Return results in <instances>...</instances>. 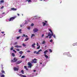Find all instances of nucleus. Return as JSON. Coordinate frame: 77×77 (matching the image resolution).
I'll return each mask as SVG.
<instances>
[{"instance_id": "cd10ccee", "label": "nucleus", "mask_w": 77, "mask_h": 77, "mask_svg": "<svg viewBox=\"0 0 77 77\" xmlns=\"http://www.w3.org/2000/svg\"><path fill=\"white\" fill-rule=\"evenodd\" d=\"M49 51H50V53H51L52 52V50L51 49H49Z\"/></svg>"}, {"instance_id": "e433bc0d", "label": "nucleus", "mask_w": 77, "mask_h": 77, "mask_svg": "<svg viewBox=\"0 0 77 77\" xmlns=\"http://www.w3.org/2000/svg\"><path fill=\"white\" fill-rule=\"evenodd\" d=\"M25 34H23V35H22V37H25Z\"/></svg>"}, {"instance_id": "4d7b16f0", "label": "nucleus", "mask_w": 77, "mask_h": 77, "mask_svg": "<svg viewBox=\"0 0 77 77\" xmlns=\"http://www.w3.org/2000/svg\"><path fill=\"white\" fill-rule=\"evenodd\" d=\"M45 23H47V21H45Z\"/></svg>"}, {"instance_id": "7ed1b4c3", "label": "nucleus", "mask_w": 77, "mask_h": 77, "mask_svg": "<svg viewBox=\"0 0 77 77\" xmlns=\"http://www.w3.org/2000/svg\"><path fill=\"white\" fill-rule=\"evenodd\" d=\"M37 60H38L37 59L34 58V59L32 60V62L33 63H37Z\"/></svg>"}, {"instance_id": "c756f323", "label": "nucleus", "mask_w": 77, "mask_h": 77, "mask_svg": "<svg viewBox=\"0 0 77 77\" xmlns=\"http://www.w3.org/2000/svg\"><path fill=\"white\" fill-rule=\"evenodd\" d=\"M40 51H42V49H40L38 51V52H40Z\"/></svg>"}, {"instance_id": "f704fd0d", "label": "nucleus", "mask_w": 77, "mask_h": 77, "mask_svg": "<svg viewBox=\"0 0 77 77\" xmlns=\"http://www.w3.org/2000/svg\"><path fill=\"white\" fill-rule=\"evenodd\" d=\"M16 50H17V51H20V49H16Z\"/></svg>"}, {"instance_id": "7c9ffc66", "label": "nucleus", "mask_w": 77, "mask_h": 77, "mask_svg": "<svg viewBox=\"0 0 77 77\" xmlns=\"http://www.w3.org/2000/svg\"><path fill=\"white\" fill-rule=\"evenodd\" d=\"M20 38V36L17 37V39H19Z\"/></svg>"}, {"instance_id": "a878e982", "label": "nucleus", "mask_w": 77, "mask_h": 77, "mask_svg": "<svg viewBox=\"0 0 77 77\" xmlns=\"http://www.w3.org/2000/svg\"><path fill=\"white\" fill-rule=\"evenodd\" d=\"M13 50H14V48H13V46H12L11 48V50L12 51Z\"/></svg>"}, {"instance_id": "4468645a", "label": "nucleus", "mask_w": 77, "mask_h": 77, "mask_svg": "<svg viewBox=\"0 0 77 77\" xmlns=\"http://www.w3.org/2000/svg\"><path fill=\"white\" fill-rule=\"evenodd\" d=\"M11 10H12L13 11H15L17 10V9L14 8H11Z\"/></svg>"}, {"instance_id": "c9c22d12", "label": "nucleus", "mask_w": 77, "mask_h": 77, "mask_svg": "<svg viewBox=\"0 0 77 77\" xmlns=\"http://www.w3.org/2000/svg\"><path fill=\"white\" fill-rule=\"evenodd\" d=\"M19 76H20V77H22L23 76V75H21V74H20L19 75Z\"/></svg>"}, {"instance_id": "052dcab7", "label": "nucleus", "mask_w": 77, "mask_h": 77, "mask_svg": "<svg viewBox=\"0 0 77 77\" xmlns=\"http://www.w3.org/2000/svg\"><path fill=\"white\" fill-rule=\"evenodd\" d=\"M33 72H36V70H34Z\"/></svg>"}, {"instance_id": "f8f14e48", "label": "nucleus", "mask_w": 77, "mask_h": 77, "mask_svg": "<svg viewBox=\"0 0 77 77\" xmlns=\"http://www.w3.org/2000/svg\"><path fill=\"white\" fill-rule=\"evenodd\" d=\"M44 56L46 58V59H48V56H47V55H46V54H44Z\"/></svg>"}, {"instance_id": "58836bf2", "label": "nucleus", "mask_w": 77, "mask_h": 77, "mask_svg": "<svg viewBox=\"0 0 77 77\" xmlns=\"http://www.w3.org/2000/svg\"><path fill=\"white\" fill-rule=\"evenodd\" d=\"M36 54H39V53L38 52H37L36 53Z\"/></svg>"}, {"instance_id": "aec40b11", "label": "nucleus", "mask_w": 77, "mask_h": 77, "mask_svg": "<svg viewBox=\"0 0 77 77\" xmlns=\"http://www.w3.org/2000/svg\"><path fill=\"white\" fill-rule=\"evenodd\" d=\"M33 36H35V34H32V35H31V38H32Z\"/></svg>"}, {"instance_id": "4c0bfd02", "label": "nucleus", "mask_w": 77, "mask_h": 77, "mask_svg": "<svg viewBox=\"0 0 77 77\" xmlns=\"http://www.w3.org/2000/svg\"><path fill=\"white\" fill-rule=\"evenodd\" d=\"M1 3H3V2H4V1H3V0H1Z\"/></svg>"}, {"instance_id": "a211bd4d", "label": "nucleus", "mask_w": 77, "mask_h": 77, "mask_svg": "<svg viewBox=\"0 0 77 77\" xmlns=\"http://www.w3.org/2000/svg\"><path fill=\"white\" fill-rule=\"evenodd\" d=\"M19 33H22V32H21V29H19Z\"/></svg>"}, {"instance_id": "20e7f679", "label": "nucleus", "mask_w": 77, "mask_h": 77, "mask_svg": "<svg viewBox=\"0 0 77 77\" xmlns=\"http://www.w3.org/2000/svg\"><path fill=\"white\" fill-rule=\"evenodd\" d=\"M33 31L34 33H35L36 32H38V31H39V30L37 28H35L33 29Z\"/></svg>"}, {"instance_id": "680f3d73", "label": "nucleus", "mask_w": 77, "mask_h": 77, "mask_svg": "<svg viewBox=\"0 0 77 77\" xmlns=\"http://www.w3.org/2000/svg\"><path fill=\"white\" fill-rule=\"evenodd\" d=\"M28 29H30V28L29 27H28Z\"/></svg>"}, {"instance_id": "2f4dec72", "label": "nucleus", "mask_w": 77, "mask_h": 77, "mask_svg": "<svg viewBox=\"0 0 77 77\" xmlns=\"http://www.w3.org/2000/svg\"><path fill=\"white\" fill-rule=\"evenodd\" d=\"M40 48V46H39L37 48V49H39Z\"/></svg>"}, {"instance_id": "f3484780", "label": "nucleus", "mask_w": 77, "mask_h": 77, "mask_svg": "<svg viewBox=\"0 0 77 77\" xmlns=\"http://www.w3.org/2000/svg\"><path fill=\"white\" fill-rule=\"evenodd\" d=\"M21 72L23 74H24V71L23 70H22L21 71Z\"/></svg>"}, {"instance_id": "5701e85b", "label": "nucleus", "mask_w": 77, "mask_h": 77, "mask_svg": "<svg viewBox=\"0 0 77 77\" xmlns=\"http://www.w3.org/2000/svg\"><path fill=\"white\" fill-rule=\"evenodd\" d=\"M42 23L43 24V26H45V25L46 24V23H44V22H43Z\"/></svg>"}, {"instance_id": "49530a36", "label": "nucleus", "mask_w": 77, "mask_h": 77, "mask_svg": "<svg viewBox=\"0 0 77 77\" xmlns=\"http://www.w3.org/2000/svg\"><path fill=\"white\" fill-rule=\"evenodd\" d=\"M25 24H27V21H26V22H25Z\"/></svg>"}, {"instance_id": "9d476101", "label": "nucleus", "mask_w": 77, "mask_h": 77, "mask_svg": "<svg viewBox=\"0 0 77 77\" xmlns=\"http://www.w3.org/2000/svg\"><path fill=\"white\" fill-rule=\"evenodd\" d=\"M35 45H36L35 43H34L33 44H32V47L33 48H35Z\"/></svg>"}, {"instance_id": "6e6552de", "label": "nucleus", "mask_w": 77, "mask_h": 77, "mask_svg": "<svg viewBox=\"0 0 77 77\" xmlns=\"http://www.w3.org/2000/svg\"><path fill=\"white\" fill-rule=\"evenodd\" d=\"M22 62V61L20 60V61H18L17 62H16V64L17 65L18 64H20V63H21Z\"/></svg>"}, {"instance_id": "a19ab883", "label": "nucleus", "mask_w": 77, "mask_h": 77, "mask_svg": "<svg viewBox=\"0 0 77 77\" xmlns=\"http://www.w3.org/2000/svg\"><path fill=\"white\" fill-rule=\"evenodd\" d=\"M31 2V0H29L28 1L29 3V2Z\"/></svg>"}, {"instance_id": "dca6fc26", "label": "nucleus", "mask_w": 77, "mask_h": 77, "mask_svg": "<svg viewBox=\"0 0 77 77\" xmlns=\"http://www.w3.org/2000/svg\"><path fill=\"white\" fill-rule=\"evenodd\" d=\"M24 68H25V69H26V70H28V69H27V66H24Z\"/></svg>"}, {"instance_id": "864d4df0", "label": "nucleus", "mask_w": 77, "mask_h": 77, "mask_svg": "<svg viewBox=\"0 0 77 77\" xmlns=\"http://www.w3.org/2000/svg\"><path fill=\"white\" fill-rule=\"evenodd\" d=\"M25 37H26V38H28V36H27V35H25Z\"/></svg>"}, {"instance_id": "6e6d98bb", "label": "nucleus", "mask_w": 77, "mask_h": 77, "mask_svg": "<svg viewBox=\"0 0 77 77\" xmlns=\"http://www.w3.org/2000/svg\"><path fill=\"white\" fill-rule=\"evenodd\" d=\"M34 53L35 54V53H36V51H34Z\"/></svg>"}, {"instance_id": "0eeeda50", "label": "nucleus", "mask_w": 77, "mask_h": 77, "mask_svg": "<svg viewBox=\"0 0 77 77\" xmlns=\"http://www.w3.org/2000/svg\"><path fill=\"white\" fill-rule=\"evenodd\" d=\"M14 69L15 71H18V70H19V68H17L16 67H14Z\"/></svg>"}, {"instance_id": "ea45409f", "label": "nucleus", "mask_w": 77, "mask_h": 77, "mask_svg": "<svg viewBox=\"0 0 77 77\" xmlns=\"http://www.w3.org/2000/svg\"><path fill=\"white\" fill-rule=\"evenodd\" d=\"M4 8V6H2V7L1 8V9H3V8Z\"/></svg>"}, {"instance_id": "9b49d317", "label": "nucleus", "mask_w": 77, "mask_h": 77, "mask_svg": "<svg viewBox=\"0 0 77 77\" xmlns=\"http://www.w3.org/2000/svg\"><path fill=\"white\" fill-rule=\"evenodd\" d=\"M48 51L47 50H46L44 52V54H47V53H48Z\"/></svg>"}, {"instance_id": "473e14b6", "label": "nucleus", "mask_w": 77, "mask_h": 77, "mask_svg": "<svg viewBox=\"0 0 77 77\" xmlns=\"http://www.w3.org/2000/svg\"><path fill=\"white\" fill-rule=\"evenodd\" d=\"M50 42H53V40L52 39H51L50 41Z\"/></svg>"}, {"instance_id": "e2e57ef3", "label": "nucleus", "mask_w": 77, "mask_h": 77, "mask_svg": "<svg viewBox=\"0 0 77 77\" xmlns=\"http://www.w3.org/2000/svg\"><path fill=\"white\" fill-rule=\"evenodd\" d=\"M21 27H22V25H20Z\"/></svg>"}, {"instance_id": "423d86ee", "label": "nucleus", "mask_w": 77, "mask_h": 77, "mask_svg": "<svg viewBox=\"0 0 77 77\" xmlns=\"http://www.w3.org/2000/svg\"><path fill=\"white\" fill-rule=\"evenodd\" d=\"M17 60H18L16 59V57H14L13 60H11V62H16Z\"/></svg>"}, {"instance_id": "f257e3e1", "label": "nucleus", "mask_w": 77, "mask_h": 77, "mask_svg": "<svg viewBox=\"0 0 77 77\" xmlns=\"http://www.w3.org/2000/svg\"><path fill=\"white\" fill-rule=\"evenodd\" d=\"M49 31H50V32L51 33V34L50 32H49L48 35V36H49V39H50L51 38L52 36H53V31H52V30H51V29H49Z\"/></svg>"}, {"instance_id": "b1692460", "label": "nucleus", "mask_w": 77, "mask_h": 77, "mask_svg": "<svg viewBox=\"0 0 77 77\" xmlns=\"http://www.w3.org/2000/svg\"><path fill=\"white\" fill-rule=\"evenodd\" d=\"M22 45H23V47H26V45L24 43H23V44Z\"/></svg>"}, {"instance_id": "13d9d810", "label": "nucleus", "mask_w": 77, "mask_h": 77, "mask_svg": "<svg viewBox=\"0 0 77 77\" xmlns=\"http://www.w3.org/2000/svg\"><path fill=\"white\" fill-rule=\"evenodd\" d=\"M5 14V12H3L2 13V14Z\"/></svg>"}, {"instance_id": "412c9836", "label": "nucleus", "mask_w": 77, "mask_h": 77, "mask_svg": "<svg viewBox=\"0 0 77 77\" xmlns=\"http://www.w3.org/2000/svg\"><path fill=\"white\" fill-rule=\"evenodd\" d=\"M12 55L13 56V57H15V54H14V53H12Z\"/></svg>"}, {"instance_id": "3c124183", "label": "nucleus", "mask_w": 77, "mask_h": 77, "mask_svg": "<svg viewBox=\"0 0 77 77\" xmlns=\"http://www.w3.org/2000/svg\"><path fill=\"white\" fill-rule=\"evenodd\" d=\"M1 33H5V32H2Z\"/></svg>"}, {"instance_id": "603ef678", "label": "nucleus", "mask_w": 77, "mask_h": 77, "mask_svg": "<svg viewBox=\"0 0 77 77\" xmlns=\"http://www.w3.org/2000/svg\"><path fill=\"white\" fill-rule=\"evenodd\" d=\"M44 36V34H42V37H43V36Z\"/></svg>"}, {"instance_id": "774afa93", "label": "nucleus", "mask_w": 77, "mask_h": 77, "mask_svg": "<svg viewBox=\"0 0 77 77\" xmlns=\"http://www.w3.org/2000/svg\"><path fill=\"white\" fill-rule=\"evenodd\" d=\"M40 1H42V0H40Z\"/></svg>"}, {"instance_id": "ddd939ff", "label": "nucleus", "mask_w": 77, "mask_h": 77, "mask_svg": "<svg viewBox=\"0 0 77 77\" xmlns=\"http://www.w3.org/2000/svg\"><path fill=\"white\" fill-rule=\"evenodd\" d=\"M73 46H75V45H77V43H74L72 44Z\"/></svg>"}, {"instance_id": "bb28decb", "label": "nucleus", "mask_w": 77, "mask_h": 77, "mask_svg": "<svg viewBox=\"0 0 77 77\" xmlns=\"http://www.w3.org/2000/svg\"><path fill=\"white\" fill-rule=\"evenodd\" d=\"M1 77H5V75H1Z\"/></svg>"}, {"instance_id": "09e8293b", "label": "nucleus", "mask_w": 77, "mask_h": 77, "mask_svg": "<svg viewBox=\"0 0 77 77\" xmlns=\"http://www.w3.org/2000/svg\"><path fill=\"white\" fill-rule=\"evenodd\" d=\"M37 46H39V44L38 43H37Z\"/></svg>"}, {"instance_id": "79ce46f5", "label": "nucleus", "mask_w": 77, "mask_h": 77, "mask_svg": "<svg viewBox=\"0 0 77 77\" xmlns=\"http://www.w3.org/2000/svg\"><path fill=\"white\" fill-rule=\"evenodd\" d=\"M53 37H54V38H56V36H55V35H53Z\"/></svg>"}, {"instance_id": "37998d69", "label": "nucleus", "mask_w": 77, "mask_h": 77, "mask_svg": "<svg viewBox=\"0 0 77 77\" xmlns=\"http://www.w3.org/2000/svg\"><path fill=\"white\" fill-rule=\"evenodd\" d=\"M27 52L28 53H30V51H29V50L28 51H27Z\"/></svg>"}, {"instance_id": "8fccbe9b", "label": "nucleus", "mask_w": 77, "mask_h": 77, "mask_svg": "<svg viewBox=\"0 0 77 77\" xmlns=\"http://www.w3.org/2000/svg\"><path fill=\"white\" fill-rule=\"evenodd\" d=\"M22 77H26V76L24 75H22Z\"/></svg>"}, {"instance_id": "39448f33", "label": "nucleus", "mask_w": 77, "mask_h": 77, "mask_svg": "<svg viewBox=\"0 0 77 77\" xmlns=\"http://www.w3.org/2000/svg\"><path fill=\"white\" fill-rule=\"evenodd\" d=\"M28 68H32V64H31V63L29 62L28 63Z\"/></svg>"}, {"instance_id": "c03bdc74", "label": "nucleus", "mask_w": 77, "mask_h": 77, "mask_svg": "<svg viewBox=\"0 0 77 77\" xmlns=\"http://www.w3.org/2000/svg\"><path fill=\"white\" fill-rule=\"evenodd\" d=\"M14 44L15 45H17V42H15V43H14Z\"/></svg>"}, {"instance_id": "2eb2a0df", "label": "nucleus", "mask_w": 77, "mask_h": 77, "mask_svg": "<svg viewBox=\"0 0 77 77\" xmlns=\"http://www.w3.org/2000/svg\"><path fill=\"white\" fill-rule=\"evenodd\" d=\"M29 39V38H26L25 40V41H28Z\"/></svg>"}, {"instance_id": "338daca9", "label": "nucleus", "mask_w": 77, "mask_h": 77, "mask_svg": "<svg viewBox=\"0 0 77 77\" xmlns=\"http://www.w3.org/2000/svg\"><path fill=\"white\" fill-rule=\"evenodd\" d=\"M44 0V1H46V0Z\"/></svg>"}, {"instance_id": "a18cd8bd", "label": "nucleus", "mask_w": 77, "mask_h": 77, "mask_svg": "<svg viewBox=\"0 0 77 77\" xmlns=\"http://www.w3.org/2000/svg\"><path fill=\"white\" fill-rule=\"evenodd\" d=\"M13 51H14L15 53H17V51H16L15 50H13Z\"/></svg>"}, {"instance_id": "f03ea898", "label": "nucleus", "mask_w": 77, "mask_h": 77, "mask_svg": "<svg viewBox=\"0 0 77 77\" xmlns=\"http://www.w3.org/2000/svg\"><path fill=\"white\" fill-rule=\"evenodd\" d=\"M17 18V16H15L14 17H11L10 18V19H9V21H13L14 20Z\"/></svg>"}, {"instance_id": "4be33fe9", "label": "nucleus", "mask_w": 77, "mask_h": 77, "mask_svg": "<svg viewBox=\"0 0 77 77\" xmlns=\"http://www.w3.org/2000/svg\"><path fill=\"white\" fill-rule=\"evenodd\" d=\"M19 53H20V54H23V52L22 51H20L19 52Z\"/></svg>"}, {"instance_id": "1a4fd4ad", "label": "nucleus", "mask_w": 77, "mask_h": 77, "mask_svg": "<svg viewBox=\"0 0 77 77\" xmlns=\"http://www.w3.org/2000/svg\"><path fill=\"white\" fill-rule=\"evenodd\" d=\"M14 47H16V48H21L22 47L21 46H18V45H16L14 46Z\"/></svg>"}, {"instance_id": "393cba45", "label": "nucleus", "mask_w": 77, "mask_h": 77, "mask_svg": "<svg viewBox=\"0 0 77 77\" xmlns=\"http://www.w3.org/2000/svg\"><path fill=\"white\" fill-rule=\"evenodd\" d=\"M45 41H44L43 42H42V44H45Z\"/></svg>"}, {"instance_id": "5fc2aeb1", "label": "nucleus", "mask_w": 77, "mask_h": 77, "mask_svg": "<svg viewBox=\"0 0 77 77\" xmlns=\"http://www.w3.org/2000/svg\"><path fill=\"white\" fill-rule=\"evenodd\" d=\"M48 36H49L48 35V36H47L46 37H45L46 38H48Z\"/></svg>"}, {"instance_id": "de8ad7c7", "label": "nucleus", "mask_w": 77, "mask_h": 77, "mask_svg": "<svg viewBox=\"0 0 77 77\" xmlns=\"http://www.w3.org/2000/svg\"><path fill=\"white\" fill-rule=\"evenodd\" d=\"M45 26H48V23H46V24H45Z\"/></svg>"}, {"instance_id": "69168bd1", "label": "nucleus", "mask_w": 77, "mask_h": 77, "mask_svg": "<svg viewBox=\"0 0 77 77\" xmlns=\"http://www.w3.org/2000/svg\"><path fill=\"white\" fill-rule=\"evenodd\" d=\"M42 63H40V64H42Z\"/></svg>"}, {"instance_id": "6ab92c4d", "label": "nucleus", "mask_w": 77, "mask_h": 77, "mask_svg": "<svg viewBox=\"0 0 77 77\" xmlns=\"http://www.w3.org/2000/svg\"><path fill=\"white\" fill-rule=\"evenodd\" d=\"M2 73H4V74H5V71H4L3 70H2Z\"/></svg>"}, {"instance_id": "0e129e2a", "label": "nucleus", "mask_w": 77, "mask_h": 77, "mask_svg": "<svg viewBox=\"0 0 77 77\" xmlns=\"http://www.w3.org/2000/svg\"><path fill=\"white\" fill-rule=\"evenodd\" d=\"M47 47V46H45V48L46 47Z\"/></svg>"}, {"instance_id": "bf43d9fd", "label": "nucleus", "mask_w": 77, "mask_h": 77, "mask_svg": "<svg viewBox=\"0 0 77 77\" xmlns=\"http://www.w3.org/2000/svg\"><path fill=\"white\" fill-rule=\"evenodd\" d=\"M17 15H18V16H20V14H17Z\"/></svg>"}, {"instance_id": "72a5a7b5", "label": "nucleus", "mask_w": 77, "mask_h": 77, "mask_svg": "<svg viewBox=\"0 0 77 77\" xmlns=\"http://www.w3.org/2000/svg\"><path fill=\"white\" fill-rule=\"evenodd\" d=\"M31 26H34V24H33V23H32Z\"/></svg>"}, {"instance_id": "c85d7f7f", "label": "nucleus", "mask_w": 77, "mask_h": 77, "mask_svg": "<svg viewBox=\"0 0 77 77\" xmlns=\"http://www.w3.org/2000/svg\"><path fill=\"white\" fill-rule=\"evenodd\" d=\"M24 57H25V56H23L21 57V58L22 59H23V58H24Z\"/></svg>"}]
</instances>
